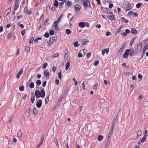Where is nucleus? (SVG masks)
<instances>
[{
  "mask_svg": "<svg viewBox=\"0 0 148 148\" xmlns=\"http://www.w3.org/2000/svg\"><path fill=\"white\" fill-rule=\"evenodd\" d=\"M45 93L44 91V89L42 88L40 92L38 90H36L35 92L34 95L37 98H39L40 97L42 98L44 97L45 95Z\"/></svg>",
  "mask_w": 148,
  "mask_h": 148,
  "instance_id": "nucleus-1",
  "label": "nucleus"
},
{
  "mask_svg": "<svg viewBox=\"0 0 148 148\" xmlns=\"http://www.w3.org/2000/svg\"><path fill=\"white\" fill-rule=\"evenodd\" d=\"M57 38L56 37H53L51 38L49 42H47V45L48 47H50L55 42Z\"/></svg>",
  "mask_w": 148,
  "mask_h": 148,
  "instance_id": "nucleus-2",
  "label": "nucleus"
},
{
  "mask_svg": "<svg viewBox=\"0 0 148 148\" xmlns=\"http://www.w3.org/2000/svg\"><path fill=\"white\" fill-rule=\"evenodd\" d=\"M83 2V5L85 7V9L88 7V4L90 6V1L89 0H82Z\"/></svg>",
  "mask_w": 148,
  "mask_h": 148,
  "instance_id": "nucleus-3",
  "label": "nucleus"
},
{
  "mask_svg": "<svg viewBox=\"0 0 148 148\" xmlns=\"http://www.w3.org/2000/svg\"><path fill=\"white\" fill-rule=\"evenodd\" d=\"M130 52L129 49H127L125 51L124 53L123 54V56L125 58H127L129 56V54Z\"/></svg>",
  "mask_w": 148,
  "mask_h": 148,
  "instance_id": "nucleus-4",
  "label": "nucleus"
},
{
  "mask_svg": "<svg viewBox=\"0 0 148 148\" xmlns=\"http://www.w3.org/2000/svg\"><path fill=\"white\" fill-rule=\"evenodd\" d=\"M24 12L27 14H29L32 13V9L28 10L27 6H26L24 8Z\"/></svg>",
  "mask_w": 148,
  "mask_h": 148,
  "instance_id": "nucleus-5",
  "label": "nucleus"
},
{
  "mask_svg": "<svg viewBox=\"0 0 148 148\" xmlns=\"http://www.w3.org/2000/svg\"><path fill=\"white\" fill-rule=\"evenodd\" d=\"M74 8L75 12H77L79 11L80 9L81 8V6L80 5L78 4L75 5L74 6Z\"/></svg>",
  "mask_w": 148,
  "mask_h": 148,
  "instance_id": "nucleus-6",
  "label": "nucleus"
},
{
  "mask_svg": "<svg viewBox=\"0 0 148 148\" xmlns=\"http://www.w3.org/2000/svg\"><path fill=\"white\" fill-rule=\"evenodd\" d=\"M42 103V101L41 100H39L38 101L36 104V106L38 108H40L41 107Z\"/></svg>",
  "mask_w": 148,
  "mask_h": 148,
  "instance_id": "nucleus-7",
  "label": "nucleus"
},
{
  "mask_svg": "<svg viewBox=\"0 0 148 148\" xmlns=\"http://www.w3.org/2000/svg\"><path fill=\"white\" fill-rule=\"evenodd\" d=\"M133 6V4L132 3H131L129 4L125 8V10L127 11L130 10V9H132Z\"/></svg>",
  "mask_w": 148,
  "mask_h": 148,
  "instance_id": "nucleus-8",
  "label": "nucleus"
},
{
  "mask_svg": "<svg viewBox=\"0 0 148 148\" xmlns=\"http://www.w3.org/2000/svg\"><path fill=\"white\" fill-rule=\"evenodd\" d=\"M109 49L108 48H107L103 50L102 51V53L103 55L104 56L105 53L107 54L108 53L109 51Z\"/></svg>",
  "mask_w": 148,
  "mask_h": 148,
  "instance_id": "nucleus-9",
  "label": "nucleus"
},
{
  "mask_svg": "<svg viewBox=\"0 0 148 148\" xmlns=\"http://www.w3.org/2000/svg\"><path fill=\"white\" fill-rule=\"evenodd\" d=\"M44 140V135H43L42 136V137H41V141L40 143L36 147V148H39L40 147V145L42 144Z\"/></svg>",
  "mask_w": 148,
  "mask_h": 148,
  "instance_id": "nucleus-10",
  "label": "nucleus"
},
{
  "mask_svg": "<svg viewBox=\"0 0 148 148\" xmlns=\"http://www.w3.org/2000/svg\"><path fill=\"white\" fill-rule=\"evenodd\" d=\"M128 14L129 15H134V16L136 17L138 16V14L137 13H136V12L134 13L132 11H130L129 12Z\"/></svg>",
  "mask_w": 148,
  "mask_h": 148,
  "instance_id": "nucleus-11",
  "label": "nucleus"
},
{
  "mask_svg": "<svg viewBox=\"0 0 148 148\" xmlns=\"http://www.w3.org/2000/svg\"><path fill=\"white\" fill-rule=\"evenodd\" d=\"M79 26L81 28L84 27L85 26V23L84 22H80L78 24Z\"/></svg>",
  "mask_w": 148,
  "mask_h": 148,
  "instance_id": "nucleus-12",
  "label": "nucleus"
},
{
  "mask_svg": "<svg viewBox=\"0 0 148 148\" xmlns=\"http://www.w3.org/2000/svg\"><path fill=\"white\" fill-rule=\"evenodd\" d=\"M131 32V33L132 34H136L137 33V32L136 29L134 28H132Z\"/></svg>",
  "mask_w": 148,
  "mask_h": 148,
  "instance_id": "nucleus-13",
  "label": "nucleus"
},
{
  "mask_svg": "<svg viewBox=\"0 0 148 148\" xmlns=\"http://www.w3.org/2000/svg\"><path fill=\"white\" fill-rule=\"evenodd\" d=\"M142 134V132L141 130H139L137 133V138H139V136H141Z\"/></svg>",
  "mask_w": 148,
  "mask_h": 148,
  "instance_id": "nucleus-14",
  "label": "nucleus"
},
{
  "mask_svg": "<svg viewBox=\"0 0 148 148\" xmlns=\"http://www.w3.org/2000/svg\"><path fill=\"white\" fill-rule=\"evenodd\" d=\"M22 133L21 130H19L18 131V134H17V137L18 138H21L22 136Z\"/></svg>",
  "mask_w": 148,
  "mask_h": 148,
  "instance_id": "nucleus-15",
  "label": "nucleus"
},
{
  "mask_svg": "<svg viewBox=\"0 0 148 148\" xmlns=\"http://www.w3.org/2000/svg\"><path fill=\"white\" fill-rule=\"evenodd\" d=\"M35 96L34 95H32L30 98V100L31 103H33L35 100Z\"/></svg>",
  "mask_w": 148,
  "mask_h": 148,
  "instance_id": "nucleus-16",
  "label": "nucleus"
},
{
  "mask_svg": "<svg viewBox=\"0 0 148 148\" xmlns=\"http://www.w3.org/2000/svg\"><path fill=\"white\" fill-rule=\"evenodd\" d=\"M130 55L131 56H132L134 55V52L133 49L130 50Z\"/></svg>",
  "mask_w": 148,
  "mask_h": 148,
  "instance_id": "nucleus-17",
  "label": "nucleus"
},
{
  "mask_svg": "<svg viewBox=\"0 0 148 148\" xmlns=\"http://www.w3.org/2000/svg\"><path fill=\"white\" fill-rule=\"evenodd\" d=\"M146 137L145 136H144L141 139V142L142 143L145 142L146 141Z\"/></svg>",
  "mask_w": 148,
  "mask_h": 148,
  "instance_id": "nucleus-18",
  "label": "nucleus"
},
{
  "mask_svg": "<svg viewBox=\"0 0 148 148\" xmlns=\"http://www.w3.org/2000/svg\"><path fill=\"white\" fill-rule=\"evenodd\" d=\"M57 23H56V22H54L53 23V25L55 29L57 30L58 29V27L57 25Z\"/></svg>",
  "mask_w": 148,
  "mask_h": 148,
  "instance_id": "nucleus-19",
  "label": "nucleus"
},
{
  "mask_svg": "<svg viewBox=\"0 0 148 148\" xmlns=\"http://www.w3.org/2000/svg\"><path fill=\"white\" fill-rule=\"evenodd\" d=\"M33 113L34 115H36V114H37V113H38L37 110L36 109V108H33Z\"/></svg>",
  "mask_w": 148,
  "mask_h": 148,
  "instance_id": "nucleus-20",
  "label": "nucleus"
},
{
  "mask_svg": "<svg viewBox=\"0 0 148 148\" xmlns=\"http://www.w3.org/2000/svg\"><path fill=\"white\" fill-rule=\"evenodd\" d=\"M121 20L123 21L124 23H127L129 22L128 20L126 19L124 17H123L121 18Z\"/></svg>",
  "mask_w": 148,
  "mask_h": 148,
  "instance_id": "nucleus-21",
  "label": "nucleus"
},
{
  "mask_svg": "<svg viewBox=\"0 0 148 148\" xmlns=\"http://www.w3.org/2000/svg\"><path fill=\"white\" fill-rule=\"evenodd\" d=\"M124 47V46H123V47L122 46V47H121L120 49H119V51H118V53L119 54H121L122 53V52H123V51Z\"/></svg>",
  "mask_w": 148,
  "mask_h": 148,
  "instance_id": "nucleus-22",
  "label": "nucleus"
},
{
  "mask_svg": "<svg viewBox=\"0 0 148 148\" xmlns=\"http://www.w3.org/2000/svg\"><path fill=\"white\" fill-rule=\"evenodd\" d=\"M103 137L102 135H99L97 139L99 141H101L103 138Z\"/></svg>",
  "mask_w": 148,
  "mask_h": 148,
  "instance_id": "nucleus-23",
  "label": "nucleus"
},
{
  "mask_svg": "<svg viewBox=\"0 0 148 148\" xmlns=\"http://www.w3.org/2000/svg\"><path fill=\"white\" fill-rule=\"evenodd\" d=\"M62 14L60 15L58 18L57 21H55V22H56V23H58L61 20L62 17Z\"/></svg>",
  "mask_w": 148,
  "mask_h": 148,
  "instance_id": "nucleus-24",
  "label": "nucleus"
},
{
  "mask_svg": "<svg viewBox=\"0 0 148 148\" xmlns=\"http://www.w3.org/2000/svg\"><path fill=\"white\" fill-rule=\"evenodd\" d=\"M42 39V38L40 37H39L36 38L34 40V42L35 43H38V40H41Z\"/></svg>",
  "mask_w": 148,
  "mask_h": 148,
  "instance_id": "nucleus-25",
  "label": "nucleus"
},
{
  "mask_svg": "<svg viewBox=\"0 0 148 148\" xmlns=\"http://www.w3.org/2000/svg\"><path fill=\"white\" fill-rule=\"evenodd\" d=\"M44 73L46 77L48 78L49 77V72L47 71H45L44 72Z\"/></svg>",
  "mask_w": 148,
  "mask_h": 148,
  "instance_id": "nucleus-26",
  "label": "nucleus"
},
{
  "mask_svg": "<svg viewBox=\"0 0 148 148\" xmlns=\"http://www.w3.org/2000/svg\"><path fill=\"white\" fill-rule=\"evenodd\" d=\"M11 11V8H9L8 9H7V10H6V11L5 12V13H7V14L6 15V16H7L9 14L10 12Z\"/></svg>",
  "mask_w": 148,
  "mask_h": 148,
  "instance_id": "nucleus-27",
  "label": "nucleus"
},
{
  "mask_svg": "<svg viewBox=\"0 0 148 148\" xmlns=\"http://www.w3.org/2000/svg\"><path fill=\"white\" fill-rule=\"evenodd\" d=\"M137 47H138V48L140 50L142 48V44L141 43L137 44Z\"/></svg>",
  "mask_w": 148,
  "mask_h": 148,
  "instance_id": "nucleus-28",
  "label": "nucleus"
},
{
  "mask_svg": "<svg viewBox=\"0 0 148 148\" xmlns=\"http://www.w3.org/2000/svg\"><path fill=\"white\" fill-rule=\"evenodd\" d=\"M59 55V53H54L52 56V58H54L58 56Z\"/></svg>",
  "mask_w": 148,
  "mask_h": 148,
  "instance_id": "nucleus-29",
  "label": "nucleus"
},
{
  "mask_svg": "<svg viewBox=\"0 0 148 148\" xmlns=\"http://www.w3.org/2000/svg\"><path fill=\"white\" fill-rule=\"evenodd\" d=\"M83 54L82 53V51H79L78 54V56L80 58L83 55Z\"/></svg>",
  "mask_w": 148,
  "mask_h": 148,
  "instance_id": "nucleus-30",
  "label": "nucleus"
},
{
  "mask_svg": "<svg viewBox=\"0 0 148 148\" xmlns=\"http://www.w3.org/2000/svg\"><path fill=\"white\" fill-rule=\"evenodd\" d=\"M66 34L67 35H69L71 33V30L69 29H66Z\"/></svg>",
  "mask_w": 148,
  "mask_h": 148,
  "instance_id": "nucleus-31",
  "label": "nucleus"
},
{
  "mask_svg": "<svg viewBox=\"0 0 148 148\" xmlns=\"http://www.w3.org/2000/svg\"><path fill=\"white\" fill-rule=\"evenodd\" d=\"M36 83L37 85L39 86L41 84V82L40 80H38L36 81Z\"/></svg>",
  "mask_w": 148,
  "mask_h": 148,
  "instance_id": "nucleus-32",
  "label": "nucleus"
},
{
  "mask_svg": "<svg viewBox=\"0 0 148 148\" xmlns=\"http://www.w3.org/2000/svg\"><path fill=\"white\" fill-rule=\"evenodd\" d=\"M29 87L31 88H33L34 87V84L33 83H30L29 85Z\"/></svg>",
  "mask_w": 148,
  "mask_h": 148,
  "instance_id": "nucleus-33",
  "label": "nucleus"
},
{
  "mask_svg": "<svg viewBox=\"0 0 148 148\" xmlns=\"http://www.w3.org/2000/svg\"><path fill=\"white\" fill-rule=\"evenodd\" d=\"M98 86V84L97 83H95L93 86V89L95 90H96Z\"/></svg>",
  "mask_w": 148,
  "mask_h": 148,
  "instance_id": "nucleus-34",
  "label": "nucleus"
},
{
  "mask_svg": "<svg viewBox=\"0 0 148 148\" xmlns=\"http://www.w3.org/2000/svg\"><path fill=\"white\" fill-rule=\"evenodd\" d=\"M18 5L15 4L13 8L14 10L16 11L18 8Z\"/></svg>",
  "mask_w": 148,
  "mask_h": 148,
  "instance_id": "nucleus-35",
  "label": "nucleus"
},
{
  "mask_svg": "<svg viewBox=\"0 0 148 148\" xmlns=\"http://www.w3.org/2000/svg\"><path fill=\"white\" fill-rule=\"evenodd\" d=\"M142 5V4L141 3H137L136 5V8H139Z\"/></svg>",
  "mask_w": 148,
  "mask_h": 148,
  "instance_id": "nucleus-36",
  "label": "nucleus"
},
{
  "mask_svg": "<svg viewBox=\"0 0 148 148\" xmlns=\"http://www.w3.org/2000/svg\"><path fill=\"white\" fill-rule=\"evenodd\" d=\"M73 45L75 47H77L79 46L78 45V42L77 41L73 43Z\"/></svg>",
  "mask_w": 148,
  "mask_h": 148,
  "instance_id": "nucleus-37",
  "label": "nucleus"
},
{
  "mask_svg": "<svg viewBox=\"0 0 148 148\" xmlns=\"http://www.w3.org/2000/svg\"><path fill=\"white\" fill-rule=\"evenodd\" d=\"M17 24L21 28L23 29L24 28V25L22 24H20V23H17Z\"/></svg>",
  "mask_w": 148,
  "mask_h": 148,
  "instance_id": "nucleus-38",
  "label": "nucleus"
},
{
  "mask_svg": "<svg viewBox=\"0 0 148 148\" xmlns=\"http://www.w3.org/2000/svg\"><path fill=\"white\" fill-rule=\"evenodd\" d=\"M110 144V142L107 141V143L104 146V148H107Z\"/></svg>",
  "mask_w": 148,
  "mask_h": 148,
  "instance_id": "nucleus-39",
  "label": "nucleus"
},
{
  "mask_svg": "<svg viewBox=\"0 0 148 148\" xmlns=\"http://www.w3.org/2000/svg\"><path fill=\"white\" fill-rule=\"evenodd\" d=\"M24 87L23 86H21L19 87V89L21 91H23L24 90Z\"/></svg>",
  "mask_w": 148,
  "mask_h": 148,
  "instance_id": "nucleus-40",
  "label": "nucleus"
},
{
  "mask_svg": "<svg viewBox=\"0 0 148 148\" xmlns=\"http://www.w3.org/2000/svg\"><path fill=\"white\" fill-rule=\"evenodd\" d=\"M54 6L58 7V2L57 0H55L54 3Z\"/></svg>",
  "mask_w": 148,
  "mask_h": 148,
  "instance_id": "nucleus-41",
  "label": "nucleus"
},
{
  "mask_svg": "<svg viewBox=\"0 0 148 148\" xmlns=\"http://www.w3.org/2000/svg\"><path fill=\"white\" fill-rule=\"evenodd\" d=\"M118 120L117 117L114 118L113 120L112 123H115V122H117Z\"/></svg>",
  "mask_w": 148,
  "mask_h": 148,
  "instance_id": "nucleus-42",
  "label": "nucleus"
},
{
  "mask_svg": "<svg viewBox=\"0 0 148 148\" xmlns=\"http://www.w3.org/2000/svg\"><path fill=\"white\" fill-rule=\"evenodd\" d=\"M109 18L111 20H113L114 19V15H110V16L109 17Z\"/></svg>",
  "mask_w": 148,
  "mask_h": 148,
  "instance_id": "nucleus-43",
  "label": "nucleus"
},
{
  "mask_svg": "<svg viewBox=\"0 0 148 148\" xmlns=\"http://www.w3.org/2000/svg\"><path fill=\"white\" fill-rule=\"evenodd\" d=\"M49 101V96H48L45 99V103L47 104Z\"/></svg>",
  "mask_w": 148,
  "mask_h": 148,
  "instance_id": "nucleus-44",
  "label": "nucleus"
},
{
  "mask_svg": "<svg viewBox=\"0 0 148 148\" xmlns=\"http://www.w3.org/2000/svg\"><path fill=\"white\" fill-rule=\"evenodd\" d=\"M34 40V38L33 37L31 38L29 41V44H31L33 42Z\"/></svg>",
  "mask_w": 148,
  "mask_h": 148,
  "instance_id": "nucleus-45",
  "label": "nucleus"
},
{
  "mask_svg": "<svg viewBox=\"0 0 148 148\" xmlns=\"http://www.w3.org/2000/svg\"><path fill=\"white\" fill-rule=\"evenodd\" d=\"M23 69H21L17 73L20 75H21L23 73Z\"/></svg>",
  "mask_w": 148,
  "mask_h": 148,
  "instance_id": "nucleus-46",
  "label": "nucleus"
},
{
  "mask_svg": "<svg viewBox=\"0 0 148 148\" xmlns=\"http://www.w3.org/2000/svg\"><path fill=\"white\" fill-rule=\"evenodd\" d=\"M71 5V2L69 1H68L66 3V6H70Z\"/></svg>",
  "mask_w": 148,
  "mask_h": 148,
  "instance_id": "nucleus-47",
  "label": "nucleus"
},
{
  "mask_svg": "<svg viewBox=\"0 0 148 148\" xmlns=\"http://www.w3.org/2000/svg\"><path fill=\"white\" fill-rule=\"evenodd\" d=\"M68 55L66 54V53H64V60H66L68 58Z\"/></svg>",
  "mask_w": 148,
  "mask_h": 148,
  "instance_id": "nucleus-48",
  "label": "nucleus"
},
{
  "mask_svg": "<svg viewBox=\"0 0 148 148\" xmlns=\"http://www.w3.org/2000/svg\"><path fill=\"white\" fill-rule=\"evenodd\" d=\"M121 35L123 36V37H125L127 35V34L125 32L121 33Z\"/></svg>",
  "mask_w": 148,
  "mask_h": 148,
  "instance_id": "nucleus-49",
  "label": "nucleus"
},
{
  "mask_svg": "<svg viewBox=\"0 0 148 148\" xmlns=\"http://www.w3.org/2000/svg\"><path fill=\"white\" fill-rule=\"evenodd\" d=\"M58 76L59 79H61V71H60L58 73Z\"/></svg>",
  "mask_w": 148,
  "mask_h": 148,
  "instance_id": "nucleus-50",
  "label": "nucleus"
},
{
  "mask_svg": "<svg viewBox=\"0 0 148 148\" xmlns=\"http://www.w3.org/2000/svg\"><path fill=\"white\" fill-rule=\"evenodd\" d=\"M134 42V39H132L131 41H130V46H131L132 45L133 42Z\"/></svg>",
  "mask_w": 148,
  "mask_h": 148,
  "instance_id": "nucleus-51",
  "label": "nucleus"
},
{
  "mask_svg": "<svg viewBox=\"0 0 148 148\" xmlns=\"http://www.w3.org/2000/svg\"><path fill=\"white\" fill-rule=\"evenodd\" d=\"M64 143L65 144L67 148H69L68 146V143L67 141L64 140Z\"/></svg>",
  "mask_w": 148,
  "mask_h": 148,
  "instance_id": "nucleus-52",
  "label": "nucleus"
},
{
  "mask_svg": "<svg viewBox=\"0 0 148 148\" xmlns=\"http://www.w3.org/2000/svg\"><path fill=\"white\" fill-rule=\"evenodd\" d=\"M12 36V34L10 33H9L8 34V37L10 39L11 37Z\"/></svg>",
  "mask_w": 148,
  "mask_h": 148,
  "instance_id": "nucleus-53",
  "label": "nucleus"
},
{
  "mask_svg": "<svg viewBox=\"0 0 148 148\" xmlns=\"http://www.w3.org/2000/svg\"><path fill=\"white\" fill-rule=\"evenodd\" d=\"M49 33H46L45 35H44V36L46 38H47L49 37Z\"/></svg>",
  "mask_w": 148,
  "mask_h": 148,
  "instance_id": "nucleus-54",
  "label": "nucleus"
},
{
  "mask_svg": "<svg viewBox=\"0 0 148 148\" xmlns=\"http://www.w3.org/2000/svg\"><path fill=\"white\" fill-rule=\"evenodd\" d=\"M12 26V24L11 23L8 24L6 26L7 28H9Z\"/></svg>",
  "mask_w": 148,
  "mask_h": 148,
  "instance_id": "nucleus-55",
  "label": "nucleus"
},
{
  "mask_svg": "<svg viewBox=\"0 0 148 148\" xmlns=\"http://www.w3.org/2000/svg\"><path fill=\"white\" fill-rule=\"evenodd\" d=\"M130 88L131 89V90H130L131 92H132L133 90V89H134L133 85L132 84L130 85Z\"/></svg>",
  "mask_w": 148,
  "mask_h": 148,
  "instance_id": "nucleus-56",
  "label": "nucleus"
},
{
  "mask_svg": "<svg viewBox=\"0 0 148 148\" xmlns=\"http://www.w3.org/2000/svg\"><path fill=\"white\" fill-rule=\"evenodd\" d=\"M64 1H63L62 2H61L59 3V5L61 7H62V5L64 4Z\"/></svg>",
  "mask_w": 148,
  "mask_h": 148,
  "instance_id": "nucleus-57",
  "label": "nucleus"
},
{
  "mask_svg": "<svg viewBox=\"0 0 148 148\" xmlns=\"http://www.w3.org/2000/svg\"><path fill=\"white\" fill-rule=\"evenodd\" d=\"M91 55V53L90 52H88L87 55V57L88 58H89Z\"/></svg>",
  "mask_w": 148,
  "mask_h": 148,
  "instance_id": "nucleus-58",
  "label": "nucleus"
},
{
  "mask_svg": "<svg viewBox=\"0 0 148 148\" xmlns=\"http://www.w3.org/2000/svg\"><path fill=\"white\" fill-rule=\"evenodd\" d=\"M57 67L55 66L53 67L52 68V71L53 72H55L56 70Z\"/></svg>",
  "mask_w": 148,
  "mask_h": 148,
  "instance_id": "nucleus-59",
  "label": "nucleus"
},
{
  "mask_svg": "<svg viewBox=\"0 0 148 148\" xmlns=\"http://www.w3.org/2000/svg\"><path fill=\"white\" fill-rule=\"evenodd\" d=\"M85 23V26L88 27H90V25L88 23L86 22Z\"/></svg>",
  "mask_w": 148,
  "mask_h": 148,
  "instance_id": "nucleus-60",
  "label": "nucleus"
},
{
  "mask_svg": "<svg viewBox=\"0 0 148 148\" xmlns=\"http://www.w3.org/2000/svg\"><path fill=\"white\" fill-rule=\"evenodd\" d=\"M49 34L51 35H53L54 34V32L53 31L51 30L49 32Z\"/></svg>",
  "mask_w": 148,
  "mask_h": 148,
  "instance_id": "nucleus-61",
  "label": "nucleus"
},
{
  "mask_svg": "<svg viewBox=\"0 0 148 148\" xmlns=\"http://www.w3.org/2000/svg\"><path fill=\"white\" fill-rule=\"evenodd\" d=\"M125 32L127 34L130 32V31L129 29H127L125 30Z\"/></svg>",
  "mask_w": 148,
  "mask_h": 148,
  "instance_id": "nucleus-62",
  "label": "nucleus"
},
{
  "mask_svg": "<svg viewBox=\"0 0 148 148\" xmlns=\"http://www.w3.org/2000/svg\"><path fill=\"white\" fill-rule=\"evenodd\" d=\"M13 141L15 143H16L17 140L16 138H13Z\"/></svg>",
  "mask_w": 148,
  "mask_h": 148,
  "instance_id": "nucleus-63",
  "label": "nucleus"
},
{
  "mask_svg": "<svg viewBox=\"0 0 148 148\" xmlns=\"http://www.w3.org/2000/svg\"><path fill=\"white\" fill-rule=\"evenodd\" d=\"M64 53L68 55V51L67 48H66L64 50Z\"/></svg>",
  "mask_w": 148,
  "mask_h": 148,
  "instance_id": "nucleus-64",
  "label": "nucleus"
}]
</instances>
